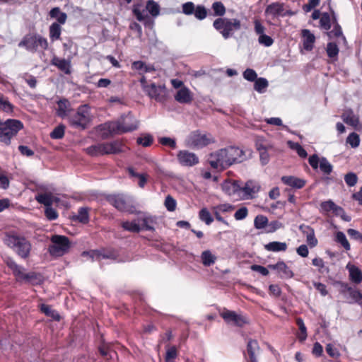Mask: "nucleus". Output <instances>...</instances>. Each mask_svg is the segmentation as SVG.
<instances>
[{"mask_svg": "<svg viewBox=\"0 0 362 362\" xmlns=\"http://www.w3.org/2000/svg\"><path fill=\"white\" fill-rule=\"evenodd\" d=\"M201 259L204 266L209 267L214 264L216 257L210 250H207L202 252Z\"/></svg>", "mask_w": 362, "mask_h": 362, "instance_id": "obj_35", "label": "nucleus"}, {"mask_svg": "<svg viewBox=\"0 0 362 362\" xmlns=\"http://www.w3.org/2000/svg\"><path fill=\"white\" fill-rule=\"evenodd\" d=\"M215 141V138L211 134L201 130L192 132L185 140L186 145L194 149L203 148Z\"/></svg>", "mask_w": 362, "mask_h": 362, "instance_id": "obj_2", "label": "nucleus"}, {"mask_svg": "<svg viewBox=\"0 0 362 362\" xmlns=\"http://www.w3.org/2000/svg\"><path fill=\"white\" fill-rule=\"evenodd\" d=\"M332 24L334 25L333 30L327 33V36L329 38L332 37H341L343 42H346V37L343 35L342 29L337 22V16L334 12L332 13Z\"/></svg>", "mask_w": 362, "mask_h": 362, "instance_id": "obj_27", "label": "nucleus"}, {"mask_svg": "<svg viewBox=\"0 0 362 362\" xmlns=\"http://www.w3.org/2000/svg\"><path fill=\"white\" fill-rule=\"evenodd\" d=\"M335 241L341 245V246L346 250H349L351 249L350 244L345 235L341 231L337 232L335 235Z\"/></svg>", "mask_w": 362, "mask_h": 362, "instance_id": "obj_43", "label": "nucleus"}, {"mask_svg": "<svg viewBox=\"0 0 362 362\" xmlns=\"http://www.w3.org/2000/svg\"><path fill=\"white\" fill-rule=\"evenodd\" d=\"M177 356V351L175 346H173L167 349L165 361V362H175Z\"/></svg>", "mask_w": 362, "mask_h": 362, "instance_id": "obj_49", "label": "nucleus"}, {"mask_svg": "<svg viewBox=\"0 0 362 362\" xmlns=\"http://www.w3.org/2000/svg\"><path fill=\"white\" fill-rule=\"evenodd\" d=\"M258 42L260 45H262L265 47H270L273 45L274 40L270 36L262 34L259 36Z\"/></svg>", "mask_w": 362, "mask_h": 362, "instance_id": "obj_60", "label": "nucleus"}, {"mask_svg": "<svg viewBox=\"0 0 362 362\" xmlns=\"http://www.w3.org/2000/svg\"><path fill=\"white\" fill-rule=\"evenodd\" d=\"M243 77L247 81H255L257 79V74L255 70H253L252 69H247L243 72Z\"/></svg>", "mask_w": 362, "mask_h": 362, "instance_id": "obj_62", "label": "nucleus"}, {"mask_svg": "<svg viewBox=\"0 0 362 362\" xmlns=\"http://www.w3.org/2000/svg\"><path fill=\"white\" fill-rule=\"evenodd\" d=\"M281 181L284 184L296 189L303 188L306 183L305 180L294 176H283Z\"/></svg>", "mask_w": 362, "mask_h": 362, "instance_id": "obj_22", "label": "nucleus"}, {"mask_svg": "<svg viewBox=\"0 0 362 362\" xmlns=\"http://www.w3.org/2000/svg\"><path fill=\"white\" fill-rule=\"evenodd\" d=\"M71 110V105L70 102L65 98L60 99L57 102V108L56 113L57 116L62 118L67 117Z\"/></svg>", "mask_w": 362, "mask_h": 362, "instance_id": "obj_21", "label": "nucleus"}, {"mask_svg": "<svg viewBox=\"0 0 362 362\" xmlns=\"http://www.w3.org/2000/svg\"><path fill=\"white\" fill-rule=\"evenodd\" d=\"M222 189L226 194L230 196L238 194L240 197V186L236 181H226L223 182Z\"/></svg>", "mask_w": 362, "mask_h": 362, "instance_id": "obj_23", "label": "nucleus"}, {"mask_svg": "<svg viewBox=\"0 0 362 362\" xmlns=\"http://www.w3.org/2000/svg\"><path fill=\"white\" fill-rule=\"evenodd\" d=\"M213 26L224 39H228L233 35L234 31L240 29L241 23L237 18H218L214 21Z\"/></svg>", "mask_w": 362, "mask_h": 362, "instance_id": "obj_5", "label": "nucleus"}, {"mask_svg": "<svg viewBox=\"0 0 362 362\" xmlns=\"http://www.w3.org/2000/svg\"><path fill=\"white\" fill-rule=\"evenodd\" d=\"M259 349L258 342L256 340H250L247 345V351L249 355L250 361L248 362H257L256 353Z\"/></svg>", "mask_w": 362, "mask_h": 362, "instance_id": "obj_31", "label": "nucleus"}, {"mask_svg": "<svg viewBox=\"0 0 362 362\" xmlns=\"http://www.w3.org/2000/svg\"><path fill=\"white\" fill-rule=\"evenodd\" d=\"M164 204L168 211H174L176 209L177 202L170 195H168Z\"/></svg>", "mask_w": 362, "mask_h": 362, "instance_id": "obj_58", "label": "nucleus"}, {"mask_svg": "<svg viewBox=\"0 0 362 362\" xmlns=\"http://www.w3.org/2000/svg\"><path fill=\"white\" fill-rule=\"evenodd\" d=\"M296 323L299 327L300 333L298 335V337L300 341H303L307 338V329L304 324L303 320L301 318H298L296 320Z\"/></svg>", "mask_w": 362, "mask_h": 362, "instance_id": "obj_46", "label": "nucleus"}, {"mask_svg": "<svg viewBox=\"0 0 362 362\" xmlns=\"http://www.w3.org/2000/svg\"><path fill=\"white\" fill-rule=\"evenodd\" d=\"M51 63L65 74H69L71 73V64L69 61L65 59H60L57 57H54Z\"/></svg>", "mask_w": 362, "mask_h": 362, "instance_id": "obj_28", "label": "nucleus"}, {"mask_svg": "<svg viewBox=\"0 0 362 362\" xmlns=\"http://www.w3.org/2000/svg\"><path fill=\"white\" fill-rule=\"evenodd\" d=\"M146 8L149 13L153 17L158 16L160 13V6L158 4L153 0H148L146 3Z\"/></svg>", "mask_w": 362, "mask_h": 362, "instance_id": "obj_42", "label": "nucleus"}, {"mask_svg": "<svg viewBox=\"0 0 362 362\" xmlns=\"http://www.w3.org/2000/svg\"><path fill=\"white\" fill-rule=\"evenodd\" d=\"M35 199L46 207L52 206L53 203L59 202V199L52 195V193H43L36 195Z\"/></svg>", "mask_w": 362, "mask_h": 362, "instance_id": "obj_24", "label": "nucleus"}, {"mask_svg": "<svg viewBox=\"0 0 362 362\" xmlns=\"http://www.w3.org/2000/svg\"><path fill=\"white\" fill-rule=\"evenodd\" d=\"M267 218L263 215L257 216L254 221V225L257 229L264 228L267 225Z\"/></svg>", "mask_w": 362, "mask_h": 362, "instance_id": "obj_53", "label": "nucleus"}, {"mask_svg": "<svg viewBox=\"0 0 362 362\" xmlns=\"http://www.w3.org/2000/svg\"><path fill=\"white\" fill-rule=\"evenodd\" d=\"M69 124L75 128L85 129L91 122L90 107L88 105H80L76 112L68 117Z\"/></svg>", "mask_w": 362, "mask_h": 362, "instance_id": "obj_4", "label": "nucleus"}, {"mask_svg": "<svg viewBox=\"0 0 362 362\" xmlns=\"http://www.w3.org/2000/svg\"><path fill=\"white\" fill-rule=\"evenodd\" d=\"M347 291L350 297L354 300V302L359 305H362V293L360 291L354 290L351 287H349Z\"/></svg>", "mask_w": 362, "mask_h": 362, "instance_id": "obj_56", "label": "nucleus"}, {"mask_svg": "<svg viewBox=\"0 0 362 362\" xmlns=\"http://www.w3.org/2000/svg\"><path fill=\"white\" fill-rule=\"evenodd\" d=\"M138 125V120L129 113L122 117L121 120L109 123L107 128L110 133L123 134L136 130Z\"/></svg>", "mask_w": 362, "mask_h": 362, "instance_id": "obj_3", "label": "nucleus"}, {"mask_svg": "<svg viewBox=\"0 0 362 362\" xmlns=\"http://www.w3.org/2000/svg\"><path fill=\"white\" fill-rule=\"evenodd\" d=\"M284 11V5L282 3L275 2L268 5L265 9V13L276 17L282 15Z\"/></svg>", "mask_w": 362, "mask_h": 362, "instance_id": "obj_29", "label": "nucleus"}, {"mask_svg": "<svg viewBox=\"0 0 362 362\" xmlns=\"http://www.w3.org/2000/svg\"><path fill=\"white\" fill-rule=\"evenodd\" d=\"M133 13L139 21H145V25L153 26V21L144 13V11H141L139 8H135L133 10Z\"/></svg>", "mask_w": 362, "mask_h": 362, "instance_id": "obj_37", "label": "nucleus"}, {"mask_svg": "<svg viewBox=\"0 0 362 362\" xmlns=\"http://www.w3.org/2000/svg\"><path fill=\"white\" fill-rule=\"evenodd\" d=\"M344 181L349 187H354L358 182V177L356 173L350 172L345 175Z\"/></svg>", "mask_w": 362, "mask_h": 362, "instance_id": "obj_57", "label": "nucleus"}, {"mask_svg": "<svg viewBox=\"0 0 362 362\" xmlns=\"http://www.w3.org/2000/svg\"><path fill=\"white\" fill-rule=\"evenodd\" d=\"M199 216L200 220L207 225H210L214 221L212 216L211 215L209 210L206 208L201 209L199 214Z\"/></svg>", "mask_w": 362, "mask_h": 362, "instance_id": "obj_47", "label": "nucleus"}, {"mask_svg": "<svg viewBox=\"0 0 362 362\" xmlns=\"http://www.w3.org/2000/svg\"><path fill=\"white\" fill-rule=\"evenodd\" d=\"M83 255H84V256L85 255H90V257L92 259H95L96 260H98V261H100L103 259L110 258V256H108L107 255H105L102 252L98 251V250H93V251H90V252H83Z\"/></svg>", "mask_w": 362, "mask_h": 362, "instance_id": "obj_55", "label": "nucleus"}, {"mask_svg": "<svg viewBox=\"0 0 362 362\" xmlns=\"http://www.w3.org/2000/svg\"><path fill=\"white\" fill-rule=\"evenodd\" d=\"M326 51L329 57L334 58L337 57L339 50L336 43L329 42L327 43Z\"/></svg>", "mask_w": 362, "mask_h": 362, "instance_id": "obj_51", "label": "nucleus"}, {"mask_svg": "<svg viewBox=\"0 0 362 362\" xmlns=\"http://www.w3.org/2000/svg\"><path fill=\"white\" fill-rule=\"evenodd\" d=\"M269 267L276 270L279 276L282 279H291L293 276V272L283 261H279L276 264H270Z\"/></svg>", "mask_w": 362, "mask_h": 362, "instance_id": "obj_19", "label": "nucleus"}, {"mask_svg": "<svg viewBox=\"0 0 362 362\" xmlns=\"http://www.w3.org/2000/svg\"><path fill=\"white\" fill-rule=\"evenodd\" d=\"M4 242L22 258H27L29 256L31 245L25 238L15 235H7Z\"/></svg>", "mask_w": 362, "mask_h": 362, "instance_id": "obj_9", "label": "nucleus"}, {"mask_svg": "<svg viewBox=\"0 0 362 362\" xmlns=\"http://www.w3.org/2000/svg\"><path fill=\"white\" fill-rule=\"evenodd\" d=\"M45 214L47 218L49 221L56 220L58 217V214L57 211L52 206L46 207L45 210Z\"/></svg>", "mask_w": 362, "mask_h": 362, "instance_id": "obj_63", "label": "nucleus"}, {"mask_svg": "<svg viewBox=\"0 0 362 362\" xmlns=\"http://www.w3.org/2000/svg\"><path fill=\"white\" fill-rule=\"evenodd\" d=\"M86 151L92 156L115 154L123 151V144L119 141H114L90 146L88 147Z\"/></svg>", "mask_w": 362, "mask_h": 362, "instance_id": "obj_7", "label": "nucleus"}, {"mask_svg": "<svg viewBox=\"0 0 362 362\" xmlns=\"http://www.w3.org/2000/svg\"><path fill=\"white\" fill-rule=\"evenodd\" d=\"M65 127L62 124L55 127L50 133V137L54 139H62L64 136Z\"/></svg>", "mask_w": 362, "mask_h": 362, "instance_id": "obj_50", "label": "nucleus"}, {"mask_svg": "<svg viewBox=\"0 0 362 362\" xmlns=\"http://www.w3.org/2000/svg\"><path fill=\"white\" fill-rule=\"evenodd\" d=\"M300 229L302 230L303 234L306 235V242L311 247H315L317 243V239L315 238L313 228L308 226H300Z\"/></svg>", "mask_w": 362, "mask_h": 362, "instance_id": "obj_25", "label": "nucleus"}, {"mask_svg": "<svg viewBox=\"0 0 362 362\" xmlns=\"http://www.w3.org/2000/svg\"><path fill=\"white\" fill-rule=\"evenodd\" d=\"M268 81L264 78H259L255 81L254 89L258 93H262L268 87Z\"/></svg>", "mask_w": 362, "mask_h": 362, "instance_id": "obj_44", "label": "nucleus"}, {"mask_svg": "<svg viewBox=\"0 0 362 362\" xmlns=\"http://www.w3.org/2000/svg\"><path fill=\"white\" fill-rule=\"evenodd\" d=\"M301 36L303 37V46L306 51H311L315 42V37L310 30L303 29L301 31Z\"/></svg>", "mask_w": 362, "mask_h": 362, "instance_id": "obj_20", "label": "nucleus"}, {"mask_svg": "<svg viewBox=\"0 0 362 362\" xmlns=\"http://www.w3.org/2000/svg\"><path fill=\"white\" fill-rule=\"evenodd\" d=\"M177 157L179 163L183 166L192 167L199 163L198 156L194 153L187 150L180 151Z\"/></svg>", "mask_w": 362, "mask_h": 362, "instance_id": "obj_14", "label": "nucleus"}, {"mask_svg": "<svg viewBox=\"0 0 362 362\" xmlns=\"http://www.w3.org/2000/svg\"><path fill=\"white\" fill-rule=\"evenodd\" d=\"M195 17L199 20H203L206 17V9L203 6H198L194 11Z\"/></svg>", "mask_w": 362, "mask_h": 362, "instance_id": "obj_61", "label": "nucleus"}, {"mask_svg": "<svg viewBox=\"0 0 362 362\" xmlns=\"http://www.w3.org/2000/svg\"><path fill=\"white\" fill-rule=\"evenodd\" d=\"M308 162L314 170L320 168V170L325 175H329L332 171V165L325 157L320 158L317 155L315 154L310 156Z\"/></svg>", "mask_w": 362, "mask_h": 362, "instance_id": "obj_12", "label": "nucleus"}, {"mask_svg": "<svg viewBox=\"0 0 362 362\" xmlns=\"http://www.w3.org/2000/svg\"><path fill=\"white\" fill-rule=\"evenodd\" d=\"M89 209L87 207H81L78 209L77 215L74 216V220L81 223H87L89 221Z\"/></svg>", "mask_w": 362, "mask_h": 362, "instance_id": "obj_36", "label": "nucleus"}, {"mask_svg": "<svg viewBox=\"0 0 362 362\" xmlns=\"http://www.w3.org/2000/svg\"><path fill=\"white\" fill-rule=\"evenodd\" d=\"M146 94L158 103H165L168 98V92L164 84L156 85L152 83L149 87H146Z\"/></svg>", "mask_w": 362, "mask_h": 362, "instance_id": "obj_11", "label": "nucleus"}, {"mask_svg": "<svg viewBox=\"0 0 362 362\" xmlns=\"http://www.w3.org/2000/svg\"><path fill=\"white\" fill-rule=\"evenodd\" d=\"M51 241L52 245L49 247V252L52 256L61 257L69 251L70 243L67 237L55 235Z\"/></svg>", "mask_w": 362, "mask_h": 362, "instance_id": "obj_10", "label": "nucleus"}, {"mask_svg": "<svg viewBox=\"0 0 362 362\" xmlns=\"http://www.w3.org/2000/svg\"><path fill=\"white\" fill-rule=\"evenodd\" d=\"M341 117L346 124L351 125L356 129H357V127L359 125L358 117L354 115L351 110L345 111Z\"/></svg>", "mask_w": 362, "mask_h": 362, "instance_id": "obj_30", "label": "nucleus"}, {"mask_svg": "<svg viewBox=\"0 0 362 362\" xmlns=\"http://www.w3.org/2000/svg\"><path fill=\"white\" fill-rule=\"evenodd\" d=\"M153 136L150 134H146L144 136L137 138V143L144 147L151 146L153 143Z\"/></svg>", "mask_w": 362, "mask_h": 362, "instance_id": "obj_59", "label": "nucleus"}, {"mask_svg": "<svg viewBox=\"0 0 362 362\" xmlns=\"http://www.w3.org/2000/svg\"><path fill=\"white\" fill-rule=\"evenodd\" d=\"M174 98L180 104H189L193 100V93L187 87L184 86L177 91Z\"/></svg>", "mask_w": 362, "mask_h": 362, "instance_id": "obj_18", "label": "nucleus"}, {"mask_svg": "<svg viewBox=\"0 0 362 362\" xmlns=\"http://www.w3.org/2000/svg\"><path fill=\"white\" fill-rule=\"evenodd\" d=\"M246 158L243 150L230 146L211 153L208 161L212 168L223 170L235 163L243 162Z\"/></svg>", "mask_w": 362, "mask_h": 362, "instance_id": "obj_1", "label": "nucleus"}, {"mask_svg": "<svg viewBox=\"0 0 362 362\" xmlns=\"http://www.w3.org/2000/svg\"><path fill=\"white\" fill-rule=\"evenodd\" d=\"M320 211L322 214H327L329 212H332L334 215L344 214V209L332 200L322 202L320 206Z\"/></svg>", "mask_w": 362, "mask_h": 362, "instance_id": "obj_17", "label": "nucleus"}, {"mask_svg": "<svg viewBox=\"0 0 362 362\" xmlns=\"http://www.w3.org/2000/svg\"><path fill=\"white\" fill-rule=\"evenodd\" d=\"M41 311L45 313L47 316L51 317L54 320H59V315L55 310H53L51 307L46 304H42L40 305Z\"/></svg>", "mask_w": 362, "mask_h": 362, "instance_id": "obj_45", "label": "nucleus"}, {"mask_svg": "<svg viewBox=\"0 0 362 362\" xmlns=\"http://www.w3.org/2000/svg\"><path fill=\"white\" fill-rule=\"evenodd\" d=\"M107 201L119 211H127L129 204V199L124 194L110 195Z\"/></svg>", "mask_w": 362, "mask_h": 362, "instance_id": "obj_16", "label": "nucleus"}, {"mask_svg": "<svg viewBox=\"0 0 362 362\" xmlns=\"http://www.w3.org/2000/svg\"><path fill=\"white\" fill-rule=\"evenodd\" d=\"M19 47H25L28 52H36L41 49L45 50L48 48L47 40L39 34L25 35L18 43Z\"/></svg>", "mask_w": 362, "mask_h": 362, "instance_id": "obj_8", "label": "nucleus"}, {"mask_svg": "<svg viewBox=\"0 0 362 362\" xmlns=\"http://www.w3.org/2000/svg\"><path fill=\"white\" fill-rule=\"evenodd\" d=\"M0 110L7 114H11L13 111V105L0 93Z\"/></svg>", "mask_w": 362, "mask_h": 362, "instance_id": "obj_40", "label": "nucleus"}, {"mask_svg": "<svg viewBox=\"0 0 362 362\" xmlns=\"http://www.w3.org/2000/svg\"><path fill=\"white\" fill-rule=\"evenodd\" d=\"M264 249L269 252H284L287 249V244L278 241L270 242L264 245Z\"/></svg>", "mask_w": 362, "mask_h": 362, "instance_id": "obj_32", "label": "nucleus"}, {"mask_svg": "<svg viewBox=\"0 0 362 362\" xmlns=\"http://www.w3.org/2000/svg\"><path fill=\"white\" fill-rule=\"evenodd\" d=\"M332 23V16L331 17L328 13H323L320 19V28L328 31L331 28Z\"/></svg>", "mask_w": 362, "mask_h": 362, "instance_id": "obj_39", "label": "nucleus"}, {"mask_svg": "<svg viewBox=\"0 0 362 362\" xmlns=\"http://www.w3.org/2000/svg\"><path fill=\"white\" fill-rule=\"evenodd\" d=\"M220 315L227 324H231L238 327H243L247 323L246 318L244 316L227 309H224L220 313Z\"/></svg>", "mask_w": 362, "mask_h": 362, "instance_id": "obj_13", "label": "nucleus"}, {"mask_svg": "<svg viewBox=\"0 0 362 362\" xmlns=\"http://www.w3.org/2000/svg\"><path fill=\"white\" fill-rule=\"evenodd\" d=\"M212 9L215 16H223L226 13V7L221 1H216L212 4Z\"/></svg>", "mask_w": 362, "mask_h": 362, "instance_id": "obj_52", "label": "nucleus"}, {"mask_svg": "<svg viewBox=\"0 0 362 362\" xmlns=\"http://www.w3.org/2000/svg\"><path fill=\"white\" fill-rule=\"evenodd\" d=\"M346 269L349 273V279L355 284H360L362 281V272L360 269L354 264L349 263Z\"/></svg>", "mask_w": 362, "mask_h": 362, "instance_id": "obj_26", "label": "nucleus"}, {"mask_svg": "<svg viewBox=\"0 0 362 362\" xmlns=\"http://www.w3.org/2000/svg\"><path fill=\"white\" fill-rule=\"evenodd\" d=\"M14 275L19 279H25L28 281H30L31 279L34 276V273H30V274H24L23 273V269L18 266L17 269L13 271Z\"/></svg>", "mask_w": 362, "mask_h": 362, "instance_id": "obj_48", "label": "nucleus"}, {"mask_svg": "<svg viewBox=\"0 0 362 362\" xmlns=\"http://www.w3.org/2000/svg\"><path fill=\"white\" fill-rule=\"evenodd\" d=\"M139 222L141 223L140 226L141 230H154V220L150 216H144L139 219Z\"/></svg>", "mask_w": 362, "mask_h": 362, "instance_id": "obj_38", "label": "nucleus"}, {"mask_svg": "<svg viewBox=\"0 0 362 362\" xmlns=\"http://www.w3.org/2000/svg\"><path fill=\"white\" fill-rule=\"evenodd\" d=\"M122 226L124 230L133 233H139L141 230L140 223H137L136 221H124L122 223Z\"/></svg>", "mask_w": 362, "mask_h": 362, "instance_id": "obj_41", "label": "nucleus"}, {"mask_svg": "<svg viewBox=\"0 0 362 362\" xmlns=\"http://www.w3.org/2000/svg\"><path fill=\"white\" fill-rule=\"evenodd\" d=\"M49 16L52 18H56L57 23L64 25L67 19V15L64 12H62L59 7H54L49 11Z\"/></svg>", "mask_w": 362, "mask_h": 362, "instance_id": "obj_33", "label": "nucleus"}, {"mask_svg": "<svg viewBox=\"0 0 362 362\" xmlns=\"http://www.w3.org/2000/svg\"><path fill=\"white\" fill-rule=\"evenodd\" d=\"M260 189L259 183L254 180H248L243 187H240V197L243 199H252Z\"/></svg>", "mask_w": 362, "mask_h": 362, "instance_id": "obj_15", "label": "nucleus"}, {"mask_svg": "<svg viewBox=\"0 0 362 362\" xmlns=\"http://www.w3.org/2000/svg\"><path fill=\"white\" fill-rule=\"evenodd\" d=\"M61 25L54 22L52 23L49 28V35L52 42L58 40L60 39L62 33Z\"/></svg>", "mask_w": 362, "mask_h": 362, "instance_id": "obj_34", "label": "nucleus"}, {"mask_svg": "<svg viewBox=\"0 0 362 362\" xmlns=\"http://www.w3.org/2000/svg\"><path fill=\"white\" fill-rule=\"evenodd\" d=\"M346 143L352 148H357L360 144L359 136L355 132L351 133L346 138Z\"/></svg>", "mask_w": 362, "mask_h": 362, "instance_id": "obj_54", "label": "nucleus"}, {"mask_svg": "<svg viewBox=\"0 0 362 362\" xmlns=\"http://www.w3.org/2000/svg\"><path fill=\"white\" fill-rule=\"evenodd\" d=\"M23 128V124L18 119H8L0 127V142L8 146L11 140Z\"/></svg>", "mask_w": 362, "mask_h": 362, "instance_id": "obj_6", "label": "nucleus"}, {"mask_svg": "<svg viewBox=\"0 0 362 362\" xmlns=\"http://www.w3.org/2000/svg\"><path fill=\"white\" fill-rule=\"evenodd\" d=\"M159 142L163 146H170L171 148H176L175 140L170 137H162L159 139Z\"/></svg>", "mask_w": 362, "mask_h": 362, "instance_id": "obj_64", "label": "nucleus"}]
</instances>
